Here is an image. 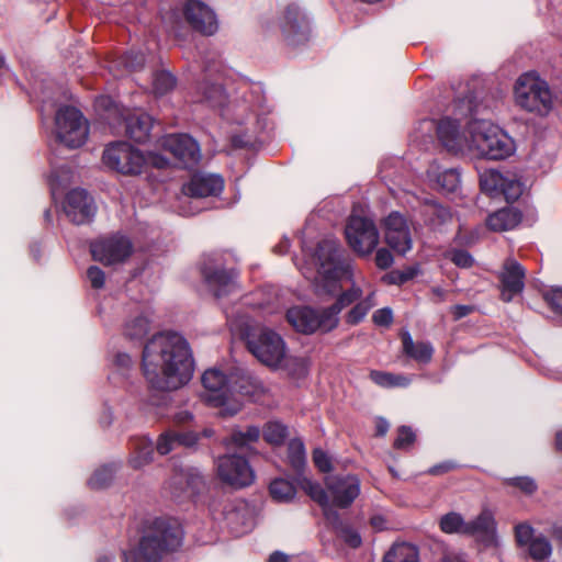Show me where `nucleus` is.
I'll return each instance as SVG.
<instances>
[{
  "mask_svg": "<svg viewBox=\"0 0 562 562\" xmlns=\"http://www.w3.org/2000/svg\"><path fill=\"white\" fill-rule=\"evenodd\" d=\"M143 374L157 391H176L190 382L194 359L188 340L176 331L155 334L142 352Z\"/></svg>",
  "mask_w": 562,
  "mask_h": 562,
  "instance_id": "f257e3e1",
  "label": "nucleus"
},
{
  "mask_svg": "<svg viewBox=\"0 0 562 562\" xmlns=\"http://www.w3.org/2000/svg\"><path fill=\"white\" fill-rule=\"evenodd\" d=\"M184 531L178 519L157 517L144 529L136 547L124 552L125 562H161L182 547Z\"/></svg>",
  "mask_w": 562,
  "mask_h": 562,
  "instance_id": "f03ea898",
  "label": "nucleus"
},
{
  "mask_svg": "<svg viewBox=\"0 0 562 562\" xmlns=\"http://www.w3.org/2000/svg\"><path fill=\"white\" fill-rule=\"evenodd\" d=\"M469 148L490 160H503L515 150L514 140L498 126L486 120H475L468 124Z\"/></svg>",
  "mask_w": 562,
  "mask_h": 562,
  "instance_id": "7ed1b4c3",
  "label": "nucleus"
},
{
  "mask_svg": "<svg viewBox=\"0 0 562 562\" xmlns=\"http://www.w3.org/2000/svg\"><path fill=\"white\" fill-rule=\"evenodd\" d=\"M181 15L193 31L204 36H212L218 31L217 15L206 2H184L181 13L170 9L161 15L167 32L175 37H181Z\"/></svg>",
  "mask_w": 562,
  "mask_h": 562,
  "instance_id": "20e7f679",
  "label": "nucleus"
},
{
  "mask_svg": "<svg viewBox=\"0 0 562 562\" xmlns=\"http://www.w3.org/2000/svg\"><path fill=\"white\" fill-rule=\"evenodd\" d=\"M262 27L267 36L277 33L280 41L292 48L307 44L312 37L311 21L294 2L284 8L278 16L276 26L265 22Z\"/></svg>",
  "mask_w": 562,
  "mask_h": 562,
  "instance_id": "39448f33",
  "label": "nucleus"
},
{
  "mask_svg": "<svg viewBox=\"0 0 562 562\" xmlns=\"http://www.w3.org/2000/svg\"><path fill=\"white\" fill-rule=\"evenodd\" d=\"M244 339L248 351L267 367L278 368L285 358L283 338L268 327L249 326L244 331Z\"/></svg>",
  "mask_w": 562,
  "mask_h": 562,
  "instance_id": "423d86ee",
  "label": "nucleus"
},
{
  "mask_svg": "<svg viewBox=\"0 0 562 562\" xmlns=\"http://www.w3.org/2000/svg\"><path fill=\"white\" fill-rule=\"evenodd\" d=\"M201 381L204 387L202 401L211 407L218 408L221 417H233L240 412V404L232 400L231 379L221 370L207 369L202 374Z\"/></svg>",
  "mask_w": 562,
  "mask_h": 562,
  "instance_id": "0eeeda50",
  "label": "nucleus"
},
{
  "mask_svg": "<svg viewBox=\"0 0 562 562\" xmlns=\"http://www.w3.org/2000/svg\"><path fill=\"white\" fill-rule=\"evenodd\" d=\"M517 104L529 112L547 115L553 106V98L548 82L536 72L521 75L515 86Z\"/></svg>",
  "mask_w": 562,
  "mask_h": 562,
  "instance_id": "6e6552de",
  "label": "nucleus"
},
{
  "mask_svg": "<svg viewBox=\"0 0 562 562\" xmlns=\"http://www.w3.org/2000/svg\"><path fill=\"white\" fill-rule=\"evenodd\" d=\"M341 246L335 239L321 240L315 249L318 273L323 279V289L333 294L339 288V280L346 273L347 266L341 261Z\"/></svg>",
  "mask_w": 562,
  "mask_h": 562,
  "instance_id": "1a4fd4ad",
  "label": "nucleus"
},
{
  "mask_svg": "<svg viewBox=\"0 0 562 562\" xmlns=\"http://www.w3.org/2000/svg\"><path fill=\"white\" fill-rule=\"evenodd\" d=\"M56 137L66 147L75 149L82 146L89 134L88 122L82 113L74 106H64L57 111Z\"/></svg>",
  "mask_w": 562,
  "mask_h": 562,
  "instance_id": "9d476101",
  "label": "nucleus"
},
{
  "mask_svg": "<svg viewBox=\"0 0 562 562\" xmlns=\"http://www.w3.org/2000/svg\"><path fill=\"white\" fill-rule=\"evenodd\" d=\"M103 164L119 173L136 176L142 173L146 159L143 153L131 144L119 140L103 150Z\"/></svg>",
  "mask_w": 562,
  "mask_h": 562,
  "instance_id": "9b49d317",
  "label": "nucleus"
},
{
  "mask_svg": "<svg viewBox=\"0 0 562 562\" xmlns=\"http://www.w3.org/2000/svg\"><path fill=\"white\" fill-rule=\"evenodd\" d=\"M350 248L360 257L370 256L379 244V232L370 218L352 215L345 228Z\"/></svg>",
  "mask_w": 562,
  "mask_h": 562,
  "instance_id": "f8f14e48",
  "label": "nucleus"
},
{
  "mask_svg": "<svg viewBox=\"0 0 562 562\" xmlns=\"http://www.w3.org/2000/svg\"><path fill=\"white\" fill-rule=\"evenodd\" d=\"M131 239L120 234L101 237L90 244V251L95 261L104 266L122 263L133 254Z\"/></svg>",
  "mask_w": 562,
  "mask_h": 562,
  "instance_id": "ddd939ff",
  "label": "nucleus"
},
{
  "mask_svg": "<svg viewBox=\"0 0 562 562\" xmlns=\"http://www.w3.org/2000/svg\"><path fill=\"white\" fill-rule=\"evenodd\" d=\"M201 273L209 291L216 299L227 296L239 289L238 271L217 265L211 257L202 263Z\"/></svg>",
  "mask_w": 562,
  "mask_h": 562,
  "instance_id": "4468645a",
  "label": "nucleus"
},
{
  "mask_svg": "<svg viewBox=\"0 0 562 562\" xmlns=\"http://www.w3.org/2000/svg\"><path fill=\"white\" fill-rule=\"evenodd\" d=\"M217 474L224 483L236 488L248 486L255 480V473L248 460L238 454L218 458Z\"/></svg>",
  "mask_w": 562,
  "mask_h": 562,
  "instance_id": "2eb2a0df",
  "label": "nucleus"
},
{
  "mask_svg": "<svg viewBox=\"0 0 562 562\" xmlns=\"http://www.w3.org/2000/svg\"><path fill=\"white\" fill-rule=\"evenodd\" d=\"M285 317L289 324L302 334H313L317 329L328 333L335 329L327 319L325 308L318 312L310 306H294L286 311Z\"/></svg>",
  "mask_w": 562,
  "mask_h": 562,
  "instance_id": "dca6fc26",
  "label": "nucleus"
},
{
  "mask_svg": "<svg viewBox=\"0 0 562 562\" xmlns=\"http://www.w3.org/2000/svg\"><path fill=\"white\" fill-rule=\"evenodd\" d=\"M384 239L387 246L397 255H406L413 246V239L406 217L397 212H391L383 221Z\"/></svg>",
  "mask_w": 562,
  "mask_h": 562,
  "instance_id": "f3484780",
  "label": "nucleus"
},
{
  "mask_svg": "<svg viewBox=\"0 0 562 562\" xmlns=\"http://www.w3.org/2000/svg\"><path fill=\"white\" fill-rule=\"evenodd\" d=\"M66 216L76 225L90 223L97 212L93 198L81 188L70 190L63 204Z\"/></svg>",
  "mask_w": 562,
  "mask_h": 562,
  "instance_id": "a211bd4d",
  "label": "nucleus"
},
{
  "mask_svg": "<svg viewBox=\"0 0 562 562\" xmlns=\"http://www.w3.org/2000/svg\"><path fill=\"white\" fill-rule=\"evenodd\" d=\"M162 147L181 164L182 168H192L201 159L198 142L188 134H170L162 140Z\"/></svg>",
  "mask_w": 562,
  "mask_h": 562,
  "instance_id": "6ab92c4d",
  "label": "nucleus"
},
{
  "mask_svg": "<svg viewBox=\"0 0 562 562\" xmlns=\"http://www.w3.org/2000/svg\"><path fill=\"white\" fill-rule=\"evenodd\" d=\"M153 128L154 119L146 112L126 111L120 113L117 122L119 132L123 131L125 136L135 143L144 144L149 140Z\"/></svg>",
  "mask_w": 562,
  "mask_h": 562,
  "instance_id": "aec40b11",
  "label": "nucleus"
},
{
  "mask_svg": "<svg viewBox=\"0 0 562 562\" xmlns=\"http://www.w3.org/2000/svg\"><path fill=\"white\" fill-rule=\"evenodd\" d=\"M501 283V300L509 303L525 289L526 269L515 259H506L498 273Z\"/></svg>",
  "mask_w": 562,
  "mask_h": 562,
  "instance_id": "412c9836",
  "label": "nucleus"
},
{
  "mask_svg": "<svg viewBox=\"0 0 562 562\" xmlns=\"http://www.w3.org/2000/svg\"><path fill=\"white\" fill-rule=\"evenodd\" d=\"M326 486L333 498V505L346 509L360 494V480L357 475H336L328 477Z\"/></svg>",
  "mask_w": 562,
  "mask_h": 562,
  "instance_id": "4be33fe9",
  "label": "nucleus"
},
{
  "mask_svg": "<svg viewBox=\"0 0 562 562\" xmlns=\"http://www.w3.org/2000/svg\"><path fill=\"white\" fill-rule=\"evenodd\" d=\"M224 189V180L218 175L196 172L183 186V192L192 198L216 196Z\"/></svg>",
  "mask_w": 562,
  "mask_h": 562,
  "instance_id": "5701e85b",
  "label": "nucleus"
},
{
  "mask_svg": "<svg viewBox=\"0 0 562 562\" xmlns=\"http://www.w3.org/2000/svg\"><path fill=\"white\" fill-rule=\"evenodd\" d=\"M463 535L476 537L484 546H492L496 540V521L493 513L484 508L474 519L467 521Z\"/></svg>",
  "mask_w": 562,
  "mask_h": 562,
  "instance_id": "b1692460",
  "label": "nucleus"
},
{
  "mask_svg": "<svg viewBox=\"0 0 562 562\" xmlns=\"http://www.w3.org/2000/svg\"><path fill=\"white\" fill-rule=\"evenodd\" d=\"M460 122L449 116L439 120L437 136L448 151L458 153L462 149L463 137L460 133Z\"/></svg>",
  "mask_w": 562,
  "mask_h": 562,
  "instance_id": "393cba45",
  "label": "nucleus"
},
{
  "mask_svg": "<svg viewBox=\"0 0 562 562\" xmlns=\"http://www.w3.org/2000/svg\"><path fill=\"white\" fill-rule=\"evenodd\" d=\"M419 215L426 226L438 228L451 221L452 214L448 206L435 199H425L419 206Z\"/></svg>",
  "mask_w": 562,
  "mask_h": 562,
  "instance_id": "a878e982",
  "label": "nucleus"
},
{
  "mask_svg": "<svg viewBox=\"0 0 562 562\" xmlns=\"http://www.w3.org/2000/svg\"><path fill=\"white\" fill-rule=\"evenodd\" d=\"M521 217L520 211L506 206L490 214L486 226L494 232H505L515 228L521 222Z\"/></svg>",
  "mask_w": 562,
  "mask_h": 562,
  "instance_id": "bb28decb",
  "label": "nucleus"
},
{
  "mask_svg": "<svg viewBox=\"0 0 562 562\" xmlns=\"http://www.w3.org/2000/svg\"><path fill=\"white\" fill-rule=\"evenodd\" d=\"M403 352L411 359L419 363H429L432 359L434 348L430 342L418 341L414 342L411 334L404 331L401 335Z\"/></svg>",
  "mask_w": 562,
  "mask_h": 562,
  "instance_id": "cd10ccee",
  "label": "nucleus"
},
{
  "mask_svg": "<svg viewBox=\"0 0 562 562\" xmlns=\"http://www.w3.org/2000/svg\"><path fill=\"white\" fill-rule=\"evenodd\" d=\"M327 520L333 526L337 537L348 547L357 549L362 544L360 533L351 525L342 521L338 512L327 513Z\"/></svg>",
  "mask_w": 562,
  "mask_h": 562,
  "instance_id": "c85d7f7f",
  "label": "nucleus"
},
{
  "mask_svg": "<svg viewBox=\"0 0 562 562\" xmlns=\"http://www.w3.org/2000/svg\"><path fill=\"white\" fill-rule=\"evenodd\" d=\"M154 443L147 437H136L132 440V452L130 464L133 469H140L151 462L154 456Z\"/></svg>",
  "mask_w": 562,
  "mask_h": 562,
  "instance_id": "c756f323",
  "label": "nucleus"
},
{
  "mask_svg": "<svg viewBox=\"0 0 562 562\" xmlns=\"http://www.w3.org/2000/svg\"><path fill=\"white\" fill-rule=\"evenodd\" d=\"M362 295L360 288L352 286L339 294L336 302L328 307H325L327 312V319L331 322V326L335 328L339 324L338 314L347 306L353 304Z\"/></svg>",
  "mask_w": 562,
  "mask_h": 562,
  "instance_id": "7c9ffc66",
  "label": "nucleus"
},
{
  "mask_svg": "<svg viewBox=\"0 0 562 562\" xmlns=\"http://www.w3.org/2000/svg\"><path fill=\"white\" fill-rule=\"evenodd\" d=\"M261 429L249 425L245 429L233 428L227 442L238 449H251V445L259 441Z\"/></svg>",
  "mask_w": 562,
  "mask_h": 562,
  "instance_id": "2f4dec72",
  "label": "nucleus"
},
{
  "mask_svg": "<svg viewBox=\"0 0 562 562\" xmlns=\"http://www.w3.org/2000/svg\"><path fill=\"white\" fill-rule=\"evenodd\" d=\"M382 562H419V552L414 544L395 543L385 553Z\"/></svg>",
  "mask_w": 562,
  "mask_h": 562,
  "instance_id": "473e14b6",
  "label": "nucleus"
},
{
  "mask_svg": "<svg viewBox=\"0 0 562 562\" xmlns=\"http://www.w3.org/2000/svg\"><path fill=\"white\" fill-rule=\"evenodd\" d=\"M198 91L200 97L196 101L205 102L212 108L222 106L226 102V94L222 85L205 81L199 85Z\"/></svg>",
  "mask_w": 562,
  "mask_h": 562,
  "instance_id": "72a5a7b5",
  "label": "nucleus"
},
{
  "mask_svg": "<svg viewBox=\"0 0 562 562\" xmlns=\"http://www.w3.org/2000/svg\"><path fill=\"white\" fill-rule=\"evenodd\" d=\"M288 463L291 469L301 475L306 467V451L304 442L300 438H293L288 443Z\"/></svg>",
  "mask_w": 562,
  "mask_h": 562,
  "instance_id": "f704fd0d",
  "label": "nucleus"
},
{
  "mask_svg": "<svg viewBox=\"0 0 562 562\" xmlns=\"http://www.w3.org/2000/svg\"><path fill=\"white\" fill-rule=\"evenodd\" d=\"M369 376L373 383L385 389L407 387L411 384V378L404 374L371 370Z\"/></svg>",
  "mask_w": 562,
  "mask_h": 562,
  "instance_id": "c9c22d12",
  "label": "nucleus"
},
{
  "mask_svg": "<svg viewBox=\"0 0 562 562\" xmlns=\"http://www.w3.org/2000/svg\"><path fill=\"white\" fill-rule=\"evenodd\" d=\"M178 448L195 449L202 438H212L214 429L205 427L201 431L175 429Z\"/></svg>",
  "mask_w": 562,
  "mask_h": 562,
  "instance_id": "e433bc0d",
  "label": "nucleus"
},
{
  "mask_svg": "<svg viewBox=\"0 0 562 562\" xmlns=\"http://www.w3.org/2000/svg\"><path fill=\"white\" fill-rule=\"evenodd\" d=\"M301 486L304 492L323 508V513L326 519L327 513L336 512L330 507L328 494L319 483L304 477L301 482Z\"/></svg>",
  "mask_w": 562,
  "mask_h": 562,
  "instance_id": "4c0bfd02",
  "label": "nucleus"
},
{
  "mask_svg": "<svg viewBox=\"0 0 562 562\" xmlns=\"http://www.w3.org/2000/svg\"><path fill=\"white\" fill-rule=\"evenodd\" d=\"M261 435L267 443L280 447L288 438L289 429L280 422H268L263 426Z\"/></svg>",
  "mask_w": 562,
  "mask_h": 562,
  "instance_id": "58836bf2",
  "label": "nucleus"
},
{
  "mask_svg": "<svg viewBox=\"0 0 562 562\" xmlns=\"http://www.w3.org/2000/svg\"><path fill=\"white\" fill-rule=\"evenodd\" d=\"M269 493L274 501L286 503L294 498L296 488L290 481L280 477L270 483Z\"/></svg>",
  "mask_w": 562,
  "mask_h": 562,
  "instance_id": "ea45409f",
  "label": "nucleus"
},
{
  "mask_svg": "<svg viewBox=\"0 0 562 562\" xmlns=\"http://www.w3.org/2000/svg\"><path fill=\"white\" fill-rule=\"evenodd\" d=\"M116 471L115 464H105L97 469L88 481L92 490H103L111 485Z\"/></svg>",
  "mask_w": 562,
  "mask_h": 562,
  "instance_id": "a19ab883",
  "label": "nucleus"
},
{
  "mask_svg": "<svg viewBox=\"0 0 562 562\" xmlns=\"http://www.w3.org/2000/svg\"><path fill=\"white\" fill-rule=\"evenodd\" d=\"M467 521H464L461 514L457 512H450L443 515L439 520L440 530L445 533H460L463 535Z\"/></svg>",
  "mask_w": 562,
  "mask_h": 562,
  "instance_id": "79ce46f5",
  "label": "nucleus"
},
{
  "mask_svg": "<svg viewBox=\"0 0 562 562\" xmlns=\"http://www.w3.org/2000/svg\"><path fill=\"white\" fill-rule=\"evenodd\" d=\"M176 77L166 70L156 71L153 77V90L156 95H165L176 87Z\"/></svg>",
  "mask_w": 562,
  "mask_h": 562,
  "instance_id": "37998d69",
  "label": "nucleus"
},
{
  "mask_svg": "<svg viewBox=\"0 0 562 562\" xmlns=\"http://www.w3.org/2000/svg\"><path fill=\"white\" fill-rule=\"evenodd\" d=\"M372 295L359 301L346 315V323L355 326L363 321L369 311L373 307Z\"/></svg>",
  "mask_w": 562,
  "mask_h": 562,
  "instance_id": "c03bdc74",
  "label": "nucleus"
},
{
  "mask_svg": "<svg viewBox=\"0 0 562 562\" xmlns=\"http://www.w3.org/2000/svg\"><path fill=\"white\" fill-rule=\"evenodd\" d=\"M149 330V321L147 317L139 315L126 323L124 335L130 339H142Z\"/></svg>",
  "mask_w": 562,
  "mask_h": 562,
  "instance_id": "a18cd8bd",
  "label": "nucleus"
},
{
  "mask_svg": "<svg viewBox=\"0 0 562 562\" xmlns=\"http://www.w3.org/2000/svg\"><path fill=\"white\" fill-rule=\"evenodd\" d=\"M529 555L536 561H543L552 553V546L544 536L536 537L529 544Z\"/></svg>",
  "mask_w": 562,
  "mask_h": 562,
  "instance_id": "49530a36",
  "label": "nucleus"
},
{
  "mask_svg": "<svg viewBox=\"0 0 562 562\" xmlns=\"http://www.w3.org/2000/svg\"><path fill=\"white\" fill-rule=\"evenodd\" d=\"M460 172L456 168L446 169L437 176L439 188L447 193L454 192L460 186Z\"/></svg>",
  "mask_w": 562,
  "mask_h": 562,
  "instance_id": "de8ad7c7",
  "label": "nucleus"
},
{
  "mask_svg": "<svg viewBox=\"0 0 562 562\" xmlns=\"http://www.w3.org/2000/svg\"><path fill=\"white\" fill-rule=\"evenodd\" d=\"M284 369L294 379H303L308 373V361L302 357L284 358Z\"/></svg>",
  "mask_w": 562,
  "mask_h": 562,
  "instance_id": "09e8293b",
  "label": "nucleus"
},
{
  "mask_svg": "<svg viewBox=\"0 0 562 562\" xmlns=\"http://www.w3.org/2000/svg\"><path fill=\"white\" fill-rule=\"evenodd\" d=\"M418 273L416 267H407L404 270H392L382 280L387 284L403 285L413 280Z\"/></svg>",
  "mask_w": 562,
  "mask_h": 562,
  "instance_id": "8fccbe9b",
  "label": "nucleus"
},
{
  "mask_svg": "<svg viewBox=\"0 0 562 562\" xmlns=\"http://www.w3.org/2000/svg\"><path fill=\"white\" fill-rule=\"evenodd\" d=\"M145 55L138 50H128L119 57V64L122 65L127 71H137L145 65Z\"/></svg>",
  "mask_w": 562,
  "mask_h": 562,
  "instance_id": "3c124183",
  "label": "nucleus"
},
{
  "mask_svg": "<svg viewBox=\"0 0 562 562\" xmlns=\"http://www.w3.org/2000/svg\"><path fill=\"white\" fill-rule=\"evenodd\" d=\"M503 483L506 486L518 488L521 493L526 495H532L533 493H536L538 488L537 483L530 476L507 477L504 479Z\"/></svg>",
  "mask_w": 562,
  "mask_h": 562,
  "instance_id": "603ef678",
  "label": "nucleus"
},
{
  "mask_svg": "<svg viewBox=\"0 0 562 562\" xmlns=\"http://www.w3.org/2000/svg\"><path fill=\"white\" fill-rule=\"evenodd\" d=\"M177 448L178 445L176 440L175 429H169L160 434L155 446V449L161 456H166L171 451L176 450Z\"/></svg>",
  "mask_w": 562,
  "mask_h": 562,
  "instance_id": "864d4df0",
  "label": "nucleus"
},
{
  "mask_svg": "<svg viewBox=\"0 0 562 562\" xmlns=\"http://www.w3.org/2000/svg\"><path fill=\"white\" fill-rule=\"evenodd\" d=\"M449 259L459 268L468 269L474 265L472 255L465 249H452Z\"/></svg>",
  "mask_w": 562,
  "mask_h": 562,
  "instance_id": "5fc2aeb1",
  "label": "nucleus"
},
{
  "mask_svg": "<svg viewBox=\"0 0 562 562\" xmlns=\"http://www.w3.org/2000/svg\"><path fill=\"white\" fill-rule=\"evenodd\" d=\"M416 435L408 426H401L397 429V437L394 440L393 447L395 449H405L414 443Z\"/></svg>",
  "mask_w": 562,
  "mask_h": 562,
  "instance_id": "6e6d98bb",
  "label": "nucleus"
},
{
  "mask_svg": "<svg viewBox=\"0 0 562 562\" xmlns=\"http://www.w3.org/2000/svg\"><path fill=\"white\" fill-rule=\"evenodd\" d=\"M515 539L518 546L529 544L536 537L535 530L528 522H520L515 526Z\"/></svg>",
  "mask_w": 562,
  "mask_h": 562,
  "instance_id": "4d7b16f0",
  "label": "nucleus"
},
{
  "mask_svg": "<svg viewBox=\"0 0 562 562\" xmlns=\"http://www.w3.org/2000/svg\"><path fill=\"white\" fill-rule=\"evenodd\" d=\"M502 176L497 171H491L480 177V188L484 192L492 193L498 189Z\"/></svg>",
  "mask_w": 562,
  "mask_h": 562,
  "instance_id": "13d9d810",
  "label": "nucleus"
},
{
  "mask_svg": "<svg viewBox=\"0 0 562 562\" xmlns=\"http://www.w3.org/2000/svg\"><path fill=\"white\" fill-rule=\"evenodd\" d=\"M543 299L554 313L562 315V288H552L543 294Z\"/></svg>",
  "mask_w": 562,
  "mask_h": 562,
  "instance_id": "bf43d9fd",
  "label": "nucleus"
},
{
  "mask_svg": "<svg viewBox=\"0 0 562 562\" xmlns=\"http://www.w3.org/2000/svg\"><path fill=\"white\" fill-rule=\"evenodd\" d=\"M313 462L322 473H328L333 469L329 457L319 448L313 450Z\"/></svg>",
  "mask_w": 562,
  "mask_h": 562,
  "instance_id": "052dcab7",
  "label": "nucleus"
},
{
  "mask_svg": "<svg viewBox=\"0 0 562 562\" xmlns=\"http://www.w3.org/2000/svg\"><path fill=\"white\" fill-rule=\"evenodd\" d=\"M189 485V476L186 473H176L169 481L170 488H173L172 494L175 497H180Z\"/></svg>",
  "mask_w": 562,
  "mask_h": 562,
  "instance_id": "680f3d73",
  "label": "nucleus"
},
{
  "mask_svg": "<svg viewBox=\"0 0 562 562\" xmlns=\"http://www.w3.org/2000/svg\"><path fill=\"white\" fill-rule=\"evenodd\" d=\"M87 278L93 289L99 290L104 286L105 273L98 266H91L88 268Z\"/></svg>",
  "mask_w": 562,
  "mask_h": 562,
  "instance_id": "e2e57ef3",
  "label": "nucleus"
},
{
  "mask_svg": "<svg viewBox=\"0 0 562 562\" xmlns=\"http://www.w3.org/2000/svg\"><path fill=\"white\" fill-rule=\"evenodd\" d=\"M394 262V257L387 248H379L374 256V263L380 270L391 268Z\"/></svg>",
  "mask_w": 562,
  "mask_h": 562,
  "instance_id": "0e129e2a",
  "label": "nucleus"
},
{
  "mask_svg": "<svg viewBox=\"0 0 562 562\" xmlns=\"http://www.w3.org/2000/svg\"><path fill=\"white\" fill-rule=\"evenodd\" d=\"M372 321L376 326L389 327L393 323V312L390 307L379 308L373 313Z\"/></svg>",
  "mask_w": 562,
  "mask_h": 562,
  "instance_id": "69168bd1",
  "label": "nucleus"
},
{
  "mask_svg": "<svg viewBox=\"0 0 562 562\" xmlns=\"http://www.w3.org/2000/svg\"><path fill=\"white\" fill-rule=\"evenodd\" d=\"M457 468V464L452 461H445L439 464H435L428 470L431 475H441L448 473Z\"/></svg>",
  "mask_w": 562,
  "mask_h": 562,
  "instance_id": "338daca9",
  "label": "nucleus"
},
{
  "mask_svg": "<svg viewBox=\"0 0 562 562\" xmlns=\"http://www.w3.org/2000/svg\"><path fill=\"white\" fill-rule=\"evenodd\" d=\"M474 310L475 307L473 305L457 304L451 307V313L453 315V319L459 321L470 315Z\"/></svg>",
  "mask_w": 562,
  "mask_h": 562,
  "instance_id": "774afa93",
  "label": "nucleus"
}]
</instances>
